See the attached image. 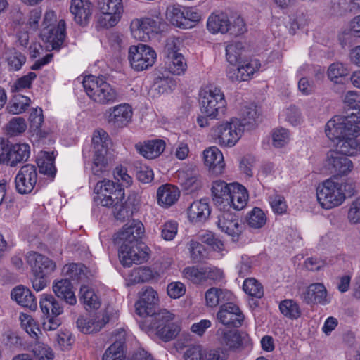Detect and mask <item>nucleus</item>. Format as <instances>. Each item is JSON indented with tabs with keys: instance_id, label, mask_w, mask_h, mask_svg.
Here are the masks:
<instances>
[{
	"instance_id": "1",
	"label": "nucleus",
	"mask_w": 360,
	"mask_h": 360,
	"mask_svg": "<svg viewBox=\"0 0 360 360\" xmlns=\"http://www.w3.org/2000/svg\"><path fill=\"white\" fill-rule=\"evenodd\" d=\"M325 133L332 141H338L335 151L348 156L358 153L360 135V111L346 116H335L326 124Z\"/></svg>"
},
{
	"instance_id": "2",
	"label": "nucleus",
	"mask_w": 360,
	"mask_h": 360,
	"mask_svg": "<svg viewBox=\"0 0 360 360\" xmlns=\"http://www.w3.org/2000/svg\"><path fill=\"white\" fill-rule=\"evenodd\" d=\"M175 316L163 309L155 311L143 321L139 322L140 328L146 331H155V334L165 342L174 339L180 331V326L173 321Z\"/></svg>"
},
{
	"instance_id": "3",
	"label": "nucleus",
	"mask_w": 360,
	"mask_h": 360,
	"mask_svg": "<svg viewBox=\"0 0 360 360\" xmlns=\"http://www.w3.org/2000/svg\"><path fill=\"white\" fill-rule=\"evenodd\" d=\"M201 112L210 119L218 120L224 116L227 110V103L221 89L208 86L200 92Z\"/></svg>"
},
{
	"instance_id": "4",
	"label": "nucleus",
	"mask_w": 360,
	"mask_h": 360,
	"mask_svg": "<svg viewBox=\"0 0 360 360\" xmlns=\"http://www.w3.org/2000/svg\"><path fill=\"white\" fill-rule=\"evenodd\" d=\"M92 144L94 149L92 174L97 176L105 175L111 167V158L109 155L108 146L110 141L107 133L103 130L94 131L92 137Z\"/></svg>"
},
{
	"instance_id": "5",
	"label": "nucleus",
	"mask_w": 360,
	"mask_h": 360,
	"mask_svg": "<svg viewBox=\"0 0 360 360\" xmlns=\"http://www.w3.org/2000/svg\"><path fill=\"white\" fill-rule=\"evenodd\" d=\"M82 84L88 96L95 103L110 105L117 100L116 90L101 77L86 76Z\"/></svg>"
},
{
	"instance_id": "6",
	"label": "nucleus",
	"mask_w": 360,
	"mask_h": 360,
	"mask_svg": "<svg viewBox=\"0 0 360 360\" xmlns=\"http://www.w3.org/2000/svg\"><path fill=\"white\" fill-rule=\"evenodd\" d=\"M316 198L322 208L330 210L341 205L346 194L341 184L327 179L317 187Z\"/></svg>"
},
{
	"instance_id": "7",
	"label": "nucleus",
	"mask_w": 360,
	"mask_h": 360,
	"mask_svg": "<svg viewBox=\"0 0 360 360\" xmlns=\"http://www.w3.org/2000/svg\"><path fill=\"white\" fill-rule=\"evenodd\" d=\"M243 123L236 117L217 123L213 128V136L221 146L233 147L243 133Z\"/></svg>"
},
{
	"instance_id": "8",
	"label": "nucleus",
	"mask_w": 360,
	"mask_h": 360,
	"mask_svg": "<svg viewBox=\"0 0 360 360\" xmlns=\"http://www.w3.org/2000/svg\"><path fill=\"white\" fill-rule=\"evenodd\" d=\"M164 25L163 19L159 15H155L133 20L130 25V30L135 39L147 41L150 39L151 34L160 32Z\"/></svg>"
},
{
	"instance_id": "9",
	"label": "nucleus",
	"mask_w": 360,
	"mask_h": 360,
	"mask_svg": "<svg viewBox=\"0 0 360 360\" xmlns=\"http://www.w3.org/2000/svg\"><path fill=\"white\" fill-rule=\"evenodd\" d=\"M181 41L179 39L171 38L165 45V65L166 69L172 74L181 75L184 74L187 68L186 59L179 53Z\"/></svg>"
},
{
	"instance_id": "10",
	"label": "nucleus",
	"mask_w": 360,
	"mask_h": 360,
	"mask_svg": "<svg viewBox=\"0 0 360 360\" xmlns=\"http://www.w3.org/2000/svg\"><path fill=\"white\" fill-rule=\"evenodd\" d=\"M94 192L98 195L96 200H99L103 207H110L115 201L124 200V188L120 184L111 180L98 181L94 187Z\"/></svg>"
},
{
	"instance_id": "11",
	"label": "nucleus",
	"mask_w": 360,
	"mask_h": 360,
	"mask_svg": "<svg viewBox=\"0 0 360 360\" xmlns=\"http://www.w3.org/2000/svg\"><path fill=\"white\" fill-rule=\"evenodd\" d=\"M131 67L136 71H143L153 66L156 59L155 51L150 46L139 44L131 46L128 51Z\"/></svg>"
},
{
	"instance_id": "12",
	"label": "nucleus",
	"mask_w": 360,
	"mask_h": 360,
	"mask_svg": "<svg viewBox=\"0 0 360 360\" xmlns=\"http://www.w3.org/2000/svg\"><path fill=\"white\" fill-rule=\"evenodd\" d=\"M149 248L143 243H137L130 246L121 245L120 258L124 266H130L132 264H141L148 259Z\"/></svg>"
},
{
	"instance_id": "13",
	"label": "nucleus",
	"mask_w": 360,
	"mask_h": 360,
	"mask_svg": "<svg viewBox=\"0 0 360 360\" xmlns=\"http://www.w3.org/2000/svg\"><path fill=\"white\" fill-rule=\"evenodd\" d=\"M37 181V172L34 165L22 166L15 178L16 191L20 194L30 193Z\"/></svg>"
},
{
	"instance_id": "14",
	"label": "nucleus",
	"mask_w": 360,
	"mask_h": 360,
	"mask_svg": "<svg viewBox=\"0 0 360 360\" xmlns=\"http://www.w3.org/2000/svg\"><path fill=\"white\" fill-rule=\"evenodd\" d=\"M158 293L148 287L139 292V298L135 303L136 313L141 317H149L156 311L158 305Z\"/></svg>"
},
{
	"instance_id": "15",
	"label": "nucleus",
	"mask_w": 360,
	"mask_h": 360,
	"mask_svg": "<svg viewBox=\"0 0 360 360\" xmlns=\"http://www.w3.org/2000/svg\"><path fill=\"white\" fill-rule=\"evenodd\" d=\"M26 261L33 275H51L56 269L54 261L37 252H28Z\"/></svg>"
},
{
	"instance_id": "16",
	"label": "nucleus",
	"mask_w": 360,
	"mask_h": 360,
	"mask_svg": "<svg viewBox=\"0 0 360 360\" xmlns=\"http://www.w3.org/2000/svg\"><path fill=\"white\" fill-rule=\"evenodd\" d=\"M244 318L238 306L233 302L221 304L217 314V319L221 323L236 328L242 325Z\"/></svg>"
},
{
	"instance_id": "17",
	"label": "nucleus",
	"mask_w": 360,
	"mask_h": 360,
	"mask_svg": "<svg viewBox=\"0 0 360 360\" xmlns=\"http://www.w3.org/2000/svg\"><path fill=\"white\" fill-rule=\"evenodd\" d=\"M144 233L143 224L139 221H133L125 224L120 231L115 241L117 244L130 246L134 243H141V238Z\"/></svg>"
},
{
	"instance_id": "18",
	"label": "nucleus",
	"mask_w": 360,
	"mask_h": 360,
	"mask_svg": "<svg viewBox=\"0 0 360 360\" xmlns=\"http://www.w3.org/2000/svg\"><path fill=\"white\" fill-rule=\"evenodd\" d=\"M43 41L49 44L47 47L53 50L59 49L66 37V24L64 20H60L55 27H44L41 32Z\"/></svg>"
},
{
	"instance_id": "19",
	"label": "nucleus",
	"mask_w": 360,
	"mask_h": 360,
	"mask_svg": "<svg viewBox=\"0 0 360 360\" xmlns=\"http://www.w3.org/2000/svg\"><path fill=\"white\" fill-rule=\"evenodd\" d=\"M327 166L331 174L343 176L349 174L353 169V163L346 155L335 150L327 153Z\"/></svg>"
},
{
	"instance_id": "20",
	"label": "nucleus",
	"mask_w": 360,
	"mask_h": 360,
	"mask_svg": "<svg viewBox=\"0 0 360 360\" xmlns=\"http://www.w3.org/2000/svg\"><path fill=\"white\" fill-rule=\"evenodd\" d=\"M301 299L307 304L327 305L331 302L326 288L323 283H314L309 285L301 294Z\"/></svg>"
},
{
	"instance_id": "21",
	"label": "nucleus",
	"mask_w": 360,
	"mask_h": 360,
	"mask_svg": "<svg viewBox=\"0 0 360 360\" xmlns=\"http://www.w3.org/2000/svg\"><path fill=\"white\" fill-rule=\"evenodd\" d=\"M217 226L221 231L233 238H238L242 232V226L238 217L229 210L221 211L219 214Z\"/></svg>"
},
{
	"instance_id": "22",
	"label": "nucleus",
	"mask_w": 360,
	"mask_h": 360,
	"mask_svg": "<svg viewBox=\"0 0 360 360\" xmlns=\"http://www.w3.org/2000/svg\"><path fill=\"white\" fill-rule=\"evenodd\" d=\"M70 11L75 22L84 27L90 21L93 5L89 0H71Z\"/></svg>"
},
{
	"instance_id": "23",
	"label": "nucleus",
	"mask_w": 360,
	"mask_h": 360,
	"mask_svg": "<svg viewBox=\"0 0 360 360\" xmlns=\"http://www.w3.org/2000/svg\"><path fill=\"white\" fill-rule=\"evenodd\" d=\"M105 116L108 123L122 127L130 122L132 110L129 104H120L109 108L105 112Z\"/></svg>"
},
{
	"instance_id": "24",
	"label": "nucleus",
	"mask_w": 360,
	"mask_h": 360,
	"mask_svg": "<svg viewBox=\"0 0 360 360\" xmlns=\"http://www.w3.org/2000/svg\"><path fill=\"white\" fill-rule=\"evenodd\" d=\"M203 160L210 173L214 175L223 173L225 163L223 154L219 148L212 146L205 149L203 151Z\"/></svg>"
},
{
	"instance_id": "25",
	"label": "nucleus",
	"mask_w": 360,
	"mask_h": 360,
	"mask_svg": "<svg viewBox=\"0 0 360 360\" xmlns=\"http://www.w3.org/2000/svg\"><path fill=\"white\" fill-rule=\"evenodd\" d=\"M217 343L224 349H235L242 345L240 335L236 330L220 328L216 332Z\"/></svg>"
},
{
	"instance_id": "26",
	"label": "nucleus",
	"mask_w": 360,
	"mask_h": 360,
	"mask_svg": "<svg viewBox=\"0 0 360 360\" xmlns=\"http://www.w3.org/2000/svg\"><path fill=\"white\" fill-rule=\"evenodd\" d=\"M231 189V193L228 203L226 204V208L232 207L236 210H243L248 203V191L243 186L238 183H232Z\"/></svg>"
},
{
	"instance_id": "27",
	"label": "nucleus",
	"mask_w": 360,
	"mask_h": 360,
	"mask_svg": "<svg viewBox=\"0 0 360 360\" xmlns=\"http://www.w3.org/2000/svg\"><path fill=\"white\" fill-rule=\"evenodd\" d=\"M53 291L60 299L64 300L70 305H75L77 303V298L72 290L71 282L68 278H63L55 281L53 283Z\"/></svg>"
},
{
	"instance_id": "28",
	"label": "nucleus",
	"mask_w": 360,
	"mask_h": 360,
	"mask_svg": "<svg viewBox=\"0 0 360 360\" xmlns=\"http://www.w3.org/2000/svg\"><path fill=\"white\" fill-rule=\"evenodd\" d=\"M11 298L19 305L35 310L37 307V300L31 290L22 285L14 288L11 293Z\"/></svg>"
},
{
	"instance_id": "29",
	"label": "nucleus",
	"mask_w": 360,
	"mask_h": 360,
	"mask_svg": "<svg viewBox=\"0 0 360 360\" xmlns=\"http://www.w3.org/2000/svg\"><path fill=\"white\" fill-rule=\"evenodd\" d=\"M108 321V316L103 314L101 317L96 316L91 319L79 317L76 323L81 332L87 334L99 331Z\"/></svg>"
},
{
	"instance_id": "30",
	"label": "nucleus",
	"mask_w": 360,
	"mask_h": 360,
	"mask_svg": "<svg viewBox=\"0 0 360 360\" xmlns=\"http://www.w3.org/2000/svg\"><path fill=\"white\" fill-rule=\"evenodd\" d=\"M137 201L135 195L129 196L127 200H121L115 202L111 206L113 207V214L116 219L124 221L131 217L136 209Z\"/></svg>"
},
{
	"instance_id": "31",
	"label": "nucleus",
	"mask_w": 360,
	"mask_h": 360,
	"mask_svg": "<svg viewBox=\"0 0 360 360\" xmlns=\"http://www.w3.org/2000/svg\"><path fill=\"white\" fill-rule=\"evenodd\" d=\"M180 192L176 186L165 184L157 191L158 203L164 207H169L179 199Z\"/></svg>"
},
{
	"instance_id": "32",
	"label": "nucleus",
	"mask_w": 360,
	"mask_h": 360,
	"mask_svg": "<svg viewBox=\"0 0 360 360\" xmlns=\"http://www.w3.org/2000/svg\"><path fill=\"white\" fill-rule=\"evenodd\" d=\"M231 184H226L224 181H215L213 182L212 193L214 203L220 207V210L226 209L229 198L231 193Z\"/></svg>"
},
{
	"instance_id": "33",
	"label": "nucleus",
	"mask_w": 360,
	"mask_h": 360,
	"mask_svg": "<svg viewBox=\"0 0 360 360\" xmlns=\"http://www.w3.org/2000/svg\"><path fill=\"white\" fill-rule=\"evenodd\" d=\"M188 217L192 222L205 221L210 214V209L207 200L194 201L187 210Z\"/></svg>"
},
{
	"instance_id": "34",
	"label": "nucleus",
	"mask_w": 360,
	"mask_h": 360,
	"mask_svg": "<svg viewBox=\"0 0 360 360\" xmlns=\"http://www.w3.org/2000/svg\"><path fill=\"white\" fill-rule=\"evenodd\" d=\"M165 143L161 139H154L145 141L143 144L138 143L136 149L148 159H154L158 157L165 150Z\"/></svg>"
},
{
	"instance_id": "35",
	"label": "nucleus",
	"mask_w": 360,
	"mask_h": 360,
	"mask_svg": "<svg viewBox=\"0 0 360 360\" xmlns=\"http://www.w3.org/2000/svg\"><path fill=\"white\" fill-rule=\"evenodd\" d=\"M54 162L55 155L53 151H41L38 155L37 160L39 172L53 179L56 173Z\"/></svg>"
},
{
	"instance_id": "36",
	"label": "nucleus",
	"mask_w": 360,
	"mask_h": 360,
	"mask_svg": "<svg viewBox=\"0 0 360 360\" xmlns=\"http://www.w3.org/2000/svg\"><path fill=\"white\" fill-rule=\"evenodd\" d=\"M260 67V63L257 59L244 61L234 72L235 77L230 76L233 80L241 82L247 81Z\"/></svg>"
},
{
	"instance_id": "37",
	"label": "nucleus",
	"mask_w": 360,
	"mask_h": 360,
	"mask_svg": "<svg viewBox=\"0 0 360 360\" xmlns=\"http://www.w3.org/2000/svg\"><path fill=\"white\" fill-rule=\"evenodd\" d=\"M39 304L43 314L46 316H58L63 311V306L51 295H43Z\"/></svg>"
},
{
	"instance_id": "38",
	"label": "nucleus",
	"mask_w": 360,
	"mask_h": 360,
	"mask_svg": "<svg viewBox=\"0 0 360 360\" xmlns=\"http://www.w3.org/2000/svg\"><path fill=\"white\" fill-rule=\"evenodd\" d=\"M30 147L27 143H16L11 146L8 166L15 167L18 163L28 160Z\"/></svg>"
},
{
	"instance_id": "39",
	"label": "nucleus",
	"mask_w": 360,
	"mask_h": 360,
	"mask_svg": "<svg viewBox=\"0 0 360 360\" xmlns=\"http://www.w3.org/2000/svg\"><path fill=\"white\" fill-rule=\"evenodd\" d=\"M31 103L29 97L20 94H15L6 107V111L11 115H20L25 112Z\"/></svg>"
},
{
	"instance_id": "40",
	"label": "nucleus",
	"mask_w": 360,
	"mask_h": 360,
	"mask_svg": "<svg viewBox=\"0 0 360 360\" xmlns=\"http://www.w3.org/2000/svg\"><path fill=\"white\" fill-rule=\"evenodd\" d=\"M229 20L226 14L221 13L219 14L211 15L207 22V27L209 31L212 33H226L229 32Z\"/></svg>"
},
{
	"instance_id": "41",
	"label": "nucleus",
	"mask_w": 360,
	"mask_h": 360,
	"mask_svg": "<svg viewBox=\"0 0 360 360\" xmlns=\"http://www.w3.org/2000/svg\"><path fill=\"white\" fill-rule=\"evenodd\" d=\"M349 73L348 68L339 62L332 63L327 72L329 79L335 84H344Z\"/></svg>"
},
{
	"instance_id": "42",
	"label": "nucleus",
	"mask_w": 360,
	"mask_h": 360,
	"mask_svg": "<svg viewBox=\"0 0 360 360\" xmlns=\"http://www.w3.org/2000/svg\"><path fill=\"white\" fill-rule=\"evenodd\" d=\"M166 15L168 20L176 27L188 29L190 22L185 19L184 8L181 9L176 6L169 7L167 10Z\"/></svg>"
},
{
	"instance_id": "43",
	"label": "nucleus",
	"mask_w": 360,
	"mask_h": 360,
	"mask_svg": "<svg viewBox=\"0 0 360 360\" xmlns=\"http://www.w3.org/2000/svg\"><path fill=\"white\" fill-rule=\"evenodd\" d=\"M231 293L227 290H224L217 288H211L205 292V300L207 306L214 307L219 303L229 299Z\"/></svg>"
},
{
	"instance_id": "44",
	"label": "nucleus",
	"mask_w": 360,
	"mask_h": 360,
	"mask_svg": "<svg viewBox=\"0 0 360 360\" xmlns=\"http://www.w3.org/2000/svg\"><path fill=\"white\" fill-rule=\"evenodd\" d=\"M86 266L82 264L71 263L63 267L62 274L69 280L79 281L86 278Z\"/></svg>"
},
{
	"instance_id": "45",
	"label": "nucleus",
	"mask_w": 360,
	"mask_h": 360,
	"mask_svg": "<svg viewBox=\"0 0 360 360\" xmlns=\"http://www.w3.org/2000/svg\"><path fill=\"white\" fill-rule=\"evenodd\" d=\"M79 300L89 309H98L101 305L98 297L86 285H82L80 288Z\"/></svg>"
},
{
	"instance_id": "46",
	"label": "nucleus",
	"mask_w": 360,
	"mask_h": 360,
	"mask_svg": "<svg viewBox=\"0 0 360 360\" xmlns=\"http://www.w3.org/2000/svg\"><path fill=\"white\" fill-rule=\"evenodd\" d=\"M122 16L112 13L100 12L97 15L96 27L102 29L112 28L117 25Z\"/></svg>"
},
{
	"instance_id": "47",
	"label": "nucleus",
	"mask_w": 360,
	"mask_h": 360,
	"mask_svg": "<svg viewBox=\"0 0 360 360\" xmlns=\"http://www.w3.org/2000/svg\"><path fill=\"white\" fill-rule=\"evenodd\" d=\"M183 277L195 284L205 283V266H187L182 271Z\"/></svg>"
},
{
	"instance_id": "48",
	"label": "nucleus",
	"mask_w": 360,
	"mask_h": 360,
	"mask_svg": "<svg viewBox=\"0 0 360 360\" xmlns=\"http://www.w3.org/2000/svg\"><path fill=\"white\" fill-rule=\"evenodd\" d=\"M100 12L112 13L122 15L124 7L122 0H98Z\"/></svg>"
},
{
	"instance_id": "49",
	"label": "nucleus",
	"mask_w": 360,
	"mask_h": 360,
	"mask_svg": "<svg viewBox=\"0 0 360 360\" xmlns=\"http://www.w3.org/2000/svg\"><path fill=\"white\" fill-rule=\"evenodd\" d=\"M281 312L286 317L297 319L301 315V310L297 302L292 300H285L279 304Z\"/></svg>"
},
{
	"instance_id": "50",
	"label": "nucleus",
	"mask_w": 360,
	"mask_h": 360,
	"mask_svg": "<svg viewBox=\"0 0 360 360\" xmlns=\"http://www.w3.org/2000/svg\"><path fill=\"white\" fill-rule=\"evenodd\" d=\"M247 222L252 229H259L266 222L265 213L259 207H254L247 217Z\"/></svg>"
},
{
	"instance_id": "51",
	"label": "nucleus",
	"mask_w": 360,
	"mask_h": 360,
	"mask_svg": "<svg viewBox=\"0 0 360 360\" xmlns=\"http://www.w3.org/2000/svg\"><path fill=\"white\" fill-rule=\"evenodd\" d=\"M243 290L251 297L261 298L264 295L263 287L253 278H246L243 285Z\"/></svg>"
},
{
	"instance_id": "52",
	"label": "nucleus",
	"mask_w": 360,
	"mask_h": 360,
	"mask_svg": "<svg viewBox=\"0 0 360 360\" xmlns=\"http://www.w3.org/2000/svg\"><path fill=\"white\" fill-rule=\"evenodd\" d=\"M34 356L39 360H52L54 353L52 349L42 342H37L32 347Z\"/></svg>"
},
{
	"instance_id": "53",
	"label": "nucleus",
	"mask_w": 360,
	"mask_h": 360,
	"mask_svg": "<svg viewBox=\"0 0 360 360\" xmlns=\"http://www.w3.org/2000/svg\"><path fill=\"white\" fill-rule=\"evenodd\" d=\"M21 326L25 331L34 338H38V333H40L39 328L30 315L21 313L19 316Z\"/></svg>"
},
{
	"instance_id": "54",
	"label": "nucleus",
	"mask_w": 360,
	"mask_h": 360,
	"mask_svg": "<svg viewBox=\"0 0 360 360\" xmlns=\"http://www.w3.org/2000/svg\"><path fill=\"white\" fill-rule=\"evenodd\" d=\"M243 49V43L234 41L228 44L226 47V59L231 64H236L240 58Z\"/></svg>"
},
{
	"instance_id": "55",
	"label": "nucleus",
	"mask_w": 360,
	"mask_h": 360,
	"mask_svg": "<svg viewBox=\"0 0 360 360\" xmlns=\"http://www.w3.org/2000/svg\"><path fill=\"white\" fill-rule=\"evenodd\" d=\"M124 358L122 343L115 342L106 349L102 360H124Z\"/></svg>"
},
{
	"instance_id": "56",
	"label": "nucleus",
	"mask_w": 360,
	"mask_h": 360,
	"mask_svg": "<svg viewBox=\"0 0 360 360\" xmlns=\"http://www.w3.org/2000/svg\"><path fill=\"white\" fill-rule=\"evenodd\" d=\"M27 129V124L23 117H13L6 125V130L9 135L16 136L24 132Z\"/></svg>"
},
{
	"instance_id": "57",
	"label": "nucleus",
	"mask_w": 360,
	"mask_h": 360,
	"mask_svg": "<svg viewBox=\"0 0 360 360\" xmlns=\"http://www.w3.org/2000/svg\"><path fill=\"white\" fill-rule=\"evenodd\" d=\"M37 75L30 72L27 75L18 79L11 86L12 92H20L24 89L31 87L32 82L36 79Z\"/></svg>"
},
{
	"instance_id": "58",
	"label": "nucleus",
	"mask_w": 360,
	"mask_h": 360,
	"mask_svg": "<svg viewBox=\"0 0 360 360\" xmlns=\"http://www.w3.org/2000/svg\"><path fill=\"white\" fill-rule=\"evenodd\" d=\"M205 283L210 284L219 283L223 281L224 274L223 271L216 266H205Z\"/></svg>"
},
{
	"instance_id": "59",
	"label": "nucleus",
	"mask_w": 360,
	"mask_h": 360,
	"mask_svg": "<svg viewBox=\"0 0 360 360\" xmlns=\"http://www.w3.org/2000/svg\"><path fill=\"white\" fill-rule=\"evenodd\" d=\"M30 129L38 134L44 122L43 111L41 108H34L30 115Z\"/></svg>"
},
{
	"instance_id": "60",
	"label": "nucleus",
	"mask_w": 360,
	"mask_h": 360,
	"mask_svg": "<svg viewBox=\"0 0 360 360\" xmlns=\"http://www.w3.org/2000/svg\"><path fill=\"white\" fill-rule=\"evenodd\" d=\"M240 115L241 119L239 120L243 124V128L246 124H251L255 121L257 117L256 107L253 105H245L240 109Z\"/></svg>"
},
{
	"instance_id": "61",
	"label": "nucleus",
	"mask_w": 360,
	"mask_h": 360,
	"mask_svg": "<svg viewBox=\"0 0 360 360\" xmlns=\"http://www.w3.org/2000/svg\"><path fill=\"white\" fill-rule=\"evenodd\" d=\"M131 276L136 283L148 282L155 277V274L148 267H139L132 271Z\"/></svg>"
},
{
	"instance_id": "62",
	"label": "nucleus",
	"mask_w": 360,
	"mask_h": 360,
	"mask_svg": "<svg viewBox=\"0 0 360 360\" xmlns=\"http://www.w3.org/2000/svg\"><path fill=\"white\" fill-rule=\"evenodd\" d=\"M161 237L165 240H172L174 238L178 231V224L175 221H168L160 228Z\"/></svg>"
},
{
	"instance_id": "63",
	"label": "nucleus",
	"mask_w": 360,
	"mask_h": 360,
	"mask_svg": "<svg viewBox=\"0 0 360 360\" xmlns=\"http://www.w3.org/2000/svg\"><path fill=\"white\" fill-rule=\"evenodd\" d=\"M269 202L274 213L283 214L286 212L288 206L283 196L273 195L269 197Z\"/></svg>"
},
{
	"instance_id": "64",
	"label": "nucleus",
	"mask_w": 360,
	"mask_h": 360,
	"mask_svg": "<svg viewBox=\"0 0 360 360\" xmlns=\"http://www.w3.org/2000/svg\"><path fill=\"white\" fill-rule=\"evenodd\" d=\"M289 141L288 131L281 128L275 129L272 133V143L276 148H282Z\"/></svg>"
}]
</instances>
